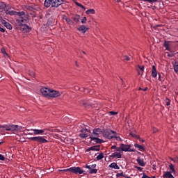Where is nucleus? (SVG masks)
Segmentation results:
<instances>
[{
	"label": "nucleus",
	"mask_w": 178,
	"mask_h": 178,
	"mask_svg": "<svg viewBox=\"0 0 178 178\" xmlns=\"http://www.w3.org/2000/svg\"><path fill=\"white\" fill-rule=\"evenodd\" d=\"M129 136H131L134 138H138V136H137L136 134H133V132L129 133Z\"/></svg>",
	"instance_id": "nucleus-42"
},
{
	"label": "nucleus",
	"mask_w": 178,
	"mask_h": 178,
	"mask_svg": "<svg viewBox=\"0 0 178 178\" xmlns=\"http://www.w3.org/2000/svg\"><path fill=\"white\" fill-rule=\"evenodd\" d=\"M89 149H91V151H100L101 150V145H97L95 146H92L90 147Z\"/></svg>",
	"instance_id": "nucleus-22"
},
{
	"label": "nucleus",
	"mask_w": 178,
	"mask_h": 178,
	"mask_svg": "<svg viewBox=\"0 0 178 178\" xmlns=\"http://www.w3.org/2000/svg\"><path fill=\"white\" fill-rule=\"evenodd\" d=\"M75 5H76V6H79V8L81 6V3L76 1H74Z\"/></svg>",
	"instance_id": "nucleus-54"
},
{
	"label": "nucleus",
	"mask_w": 178,
	"mask_h": 178,
	"mask_svg": "<svg viewBox=\"0 0 178 178\" xmlns=\"http://www.w3.org/2000/svg\"><path fill=\"white\" fill-rule=\"evenodd\" d=\"M138 67L141 70V72H144V65H138Z\"/></svg>",
	"instance_id": "nucleus-49"
},
{
	"label": "nucleus",
	"mask_w": 178,
	"mask_h": 178,
	"mask_svg": "<svg viewBox=\"0 0 178 178\" xmlns=\"http://www.w3.org/2000/svg\"><path fill=\"white\" fill-rule=\"evenodd\" d=\"M72 19L74 20V22H75V23H79V22H80V15H75L73 17Z\"/></svg>",
	"instance_id": "nucleus-29"
},
{
	"label": "nucleus",
	"mask_w": 178,
	"mask_h": 178,
	"mask_svg": "<svg viewBox=\"0 0 178 178\" xmlns=\"http://www.w3.org/2000/svg\"><path fill=\"white\" fill-rule=\"evenodd\" d=\"M123 59H124L125 60H130V57H129V56H122Z\"/></svg>",
	"instance_id": "nucleus-48"
},
{
	"label": "nucleus",
	"mask_w": 178,
	"mask_h": 178,
	"mask_svg": "<svg viewBox=\"0 0 178 178\" xmlns=\"http://www.w3.org/2000/svg\"><path fill=\"white\" fill-rule=\"evenodd\" d=\"M86 22H87V17H83V19H81V23L82 24H86Z\"/></svg>",
	"instance_id": "nucleus-43"
},
{
	"label": "nucleus",
	"mask_w": 178,
	"mask_h": 178,
	"mask_svg": "<svg viewBox=\"0 0 178 178\" xmlns=\"http://www.w3.org/2000/svg\"><path fill=\"white\" fill-rule=\"evenodd\" d=\"M16 16H19V18L17 19V20H20V19H24L26 17L29 19V14L26 15V13L24 11H22V12L16 11Z\"/></svg>",
	"instance_id": "nucleus-11"
},
{
	"label": "nucleus",
	"mask_w": 178,
	"mask_h": 178,
	"mask_svg": "<svg viewBox=\"0 0 178 178\" xmlns=\"http://www.w3.org/2000/svg\"><path fill=\"white\" fill-rule=\"evenodd\" d=\"M169 42H170L166 40L164 41L163 47L165 48L167 51H170V47H169L170 44H169Z\"/></svg>",
	"instance_id": "nucleus-26"
},
{
	"label": "nucleus",
	"mask_w": 178,
	"mask_h": 178,
	"mask_svg": "<svg viewBox=\"0 0 178 178\" xmlns=\"http://www.w3.org/2000/svg\"><path fill=\"white\" fill-rule=\"evenodd\" d=\"M173 67H174V72H175V73H178V63L175 62L173 64Z\"/></svg>",
	"instance_id": "nucleus-32"
},
{
	"label": "nucleus",
	"mask_w": 178,
	"mask_h": 178,
	"mask_svg": "<svg viewBox=\"0 0 178 178\" xmlns=\"http://www.w3.org/2000/svg\"><path fill=\"white\" fill-rule=\"evenodd\" d=\"M80 105H81V106H83L84 108H90V106H91V104H90L88 102V101H86V100H81L79 102Z\"/></svg>",
	"instance_id": "nucleus-15"
},
{
	"label": "nucleus",
	"mask_w": 178,
	"mask_h": 178,
	"mask_svg": "<svg viewBox=\"0 0 178 178\" xmlns=\"http://www.w3.org/2000/svg\"><path fill=\"white\" fill-rule=\"evenodd\" d=\"M92 134L95 137H99V134H104V129L95 128L92 130Z\"/></svg>",
	"instance_id": "nucleus-10"
},
{
	"label": "nucleus",
	"mask_w": 178,
	"mask_h": 178,
	"mask_svg": "<svg viewBox=\"0 0 178 178\" xmlns=\"http://www.w3.org/2000/svg\"><path fill=\"white\" fill-rule=\"evenodd\" d=\"M83 168L89 169L88 172H89L90 175H92L93 173L97 174L98 172V170L95 169V168H97V164H92L91 165H88V164H86L85 166H83Z\"/></svg>",
	"instance_id": "nucleus-6"
},
{
	"label": "nucleus",
	"mask_w": 178,
	"mask_h": 178,
	"mask_svg": "<svg viewBox=\"0 0 178 178\" xmlns=\"http://www.w3.org/2000/svg\"><path fill=\"white\" fill-rule=\"evenodd\" d=\"M80 132L81 133V134H86V129H82L80 130Z\"/></svg>",
	"instance_id": "nucleus-56"
},
{
	"label": "nucleus",
	"mask_w": 178,
	"mask_h": 178,
	"mask_svg": "<svg viewBox=\"0 0 178 178\" xmlns=\"http://www.w3.org/2000/svg\"><path fill=\"white\" fill-rule=\"evenodd\" d=\"M49 1V3H50V5L51 6L52 8V3H54L55 2V0H47Z\"/></svg>",
	"instance_id": "nucleus-55"
},
{
	"label": "nucleus",
	"mask_w": 178,
	"mask_h": 178,
	"mask_svg": "<svg viewBox=\"0 0 178 178\" xmlns=\"http://www.w3.org/2000/svg\"><path fill=\"white\" fill-rule=\"evenodd\" d=\"M96 159L97 161H101V159H104V154L102 152H100L99 155L97 156Z\"/></svg>",
	"instance_id": "nucleus-33"
},
{
	"label": "nucleus",
	"mask_w": 178,
	"mask_h": 178,
	"mask_svg": "<svg viewBox=\"0 0 178 178\" xmlns=\"http://www.w3.org/2000/svg\"><path fill=\"white\" fill-rule=\"evenodd\" d=\"M136 162H138L140 166H145V163H144V159L140 157H138Z\"/></svg>",
	"instance_id": "nucleus-20"
},
{
	"label": "nucleus",
	"mask_w": 178,
	"mask_h": 178,
	"mask_svg": "<svg viewBox=\"0 0 178 178\" xmlns=\"http://www.w3.org/2000/svg\"><path fill=\"white\" fill-rule=\"evenodd\" d=\"M112 134H116V131L109 129H103V136L108 138V140H112L115 137Z\"/></svg>",
	"instance_id": "nucleus-4"
},
{
	"label": "nucleus",
	"mask_w": 178,
	"mask_h": 178,
	"mask_svg": "<svg viewBox=\"0 0 178 178\" xmlns=\"http://www.w3.org/2000/svg\"><path fill=\"white\" fill-rule=\"evenodd\" d=\"M6 15H9L10 16H16V11L6 10Z\"/></svg>",
	"instance_id": "nucleus-24"
},
{
	"label": "nucleus",
	"mask_w": 178,
	"mask_h": 178,
	"mask_svg": "<svg viewBox=\"0 0 178 178\" xmlns=\"http://www.w3.org/2000/svg\"><path fill=\"white\" fill-rule=\"evenodd\" d=\"M134 168H135V169H138V170H139V172H143V168L138 167L137 165H136Z\"/></svg>",
	"instance_id": "nucleus-51"
},
{
	"label": "nucleus",
	"mask_w": 178,
	"mask_h": 178,
	"mask_svg": "<svg viewBox=\"0 0 178 178\" xmlns=\"http://www.w3.org/2000/svg\"><path fill=\"white\" fill-rule=\"evenodd\" d=\"M0 31H1V33H5V29H3V28H2V27L0 26Z\"/></svg>",
	"instance_id": "nucleus-57"
},
{
	"label": "nucleus",
	"mask_w": 178,
	"mask_h": 178,
	"mask_svg": "<svg viewBox=\"0 0 178 178\" xmlns=\"http://www.w3.org/2000/svg\"><path fill=\"white\" fill-rule=\"evenodd\" d=\"M27 23H30V18H27V17L24 19H16L15 22L16 30H19L22 33H30L33 28L27 25Z\"/></svg>",
	"instance_id": "nucleus-1"
},
{
	"label": "nucleus",
	"mask_w": 178,
	"mask_h": 178,
	"mask_svg": "<svg viewBox=\"0 0 178 178\" xmlns=\"http://www.w3.org/2000/svg\"><path fill=\"white\" fill-rule=\"evenodd\" d=\"M163 178H172L173 177V175H172V172H164V175H163Z\"/></svg>",
	"instance_id": "nucleus-19"
},
{
	"label": "nucleus",
	"mask_w": 178,
	"mask_h": 178,
	"mask_svg": "<svg viewBox=\"0 0 178 178\" xmlns=\"http://www.w3.org/2000/svg\"><path fill=\"white\" fill-rule=\"evenodd\" d=\"M49 95V98H58V97H60L62 95V93L58 90H55L54 89H50Z\"/></svg>",
	"instance_id": "nucleus-8"
},
{
	"label": "nucleus",
	"mask_w": 178,
	"mask_h": 178,
	"mask_svg": "<svg viewBox=\"0 0 178 178\" xmlns=\"http://www.w3.org/2000/svg\"><path fill=\"white\" fill-rule=\"evenodd\" d=\"M113 138H115L117 141H123V140H122V138H120V136H113Z\"/></svg>",
	"instance_id": "nucleus-44"
},
{
	"label": "nucleus",
	"mask_w": 178,
	"mask_h": 178,
	"mask_svg": "<svg viewBox=\"0 0 178 178\" xmlns=\"http://www.w3.org/2000/svg\"><path fill=\"white\" fill-rule=\"evenodd\" d=\"M86 132L88 131V133H91V131L88 129H85Z\"/></svg>",
	"instance_id": "nucleus-63"
},
{
	"label": "nucleus",
	"mask_w": 178,
	"mask_h": 178,
	"mask_svg": "<svg viewBox=\"0 0 178 178\" xmlns=\"http://www.w3.org/2000/svg\"><path fill=\"white\" fill-rule=\"evenodd\" d=\"M89 138H90V143L91 141H93V143H95V144H102V143H105V141L102 139H99L98 137H94L92 136H90Z\"/></svg>",
	"instance_id": "nucleus-12"
},
{
	"label": "nucleus",
	"mask_w": 178,
	"mask_h": 178,
	"mask_svg": "<svg viewBox=\"0 0 178 178\" xmlns=\"http://www.w3.org/2000/svg\"><path fill=\"white\" fill-rule=\"evenodd\" d=\"M3 129H5L6 131H19L22 130L23 128L19 125L10 124L3 126Z\"/></svg>",
	"instance_id": "nucleus-3"
},
{
	"label": "nucleus",
	"mask_w": 178,
	"mask_h": 178,
	"mask_svg": "<svg viewBox=\"0 0 178 178\" xmlns=\"http://www.w3.org/2000/svg\"><path fill=\"white\" fill-rule=\"evenodd\" d=\"M65 3V1L63 0H55L52 3V8H59L60 5H63Z\"/></svg>",
	"instance_id": "nucleus-13"
},
{
	"label": "nucleus",
	"mask_w": 178,
	"mask_h": 178,
	"mask_svg": "<svg viewBox=\"0 0 178 178\" xmlns=\"http://www.w3.org/2000/svg\"><path fill=\"white\" fill-rule=\"evenodd\" d=\"M44 6H45V8H49V6H51V4L48 0H45Z\"/></svg>",
	"instance_id": "nucleus-34"
},
{
	"label": "nucleus",
	"mask_w": 178,
	"mask_h": 178,
	"mask_svg": "<svg viewBox=\"0 0 178 178\" xmlns=\"http://www.w3.org/2000/svg\"><path fill=\"white\" fill-rule=\"evenodd\" d=\"M138 138V140H139V141H141V138H140L139 136H138V138Z\"/></svg>",
	"instance_id": "nucleus-64"
},
{
	"label": "nucleus",
	"mask_w": 178,
	"mask_h": 178,
	"mask_svg": "<svg viewBox=\"0 0 178 178\" xmlns=\"http://www.w3.org/2000/svg\"><path fill=\"white\" fill-rule=\"evenodd\" d=\"M134 147H135V148H138L139 151H145V148H144V146H143L141 145H138L137 143H135Z\"/></svg>",
	"instance_id": "nucleus-25"
},
{
	"label": "nucleus",
	"mask_w": 178,
	"mask_h": 178,
	"mask_svg": "<svg viewBox=\"0 0 178 178\" xmlns=\"http://www.w3.org/2000/svg\"><path fill=\"white\" fill-rule=\"evenodd\" d=\"M121 148L122 151H124V152H136V149H131V145L121 143Z\"/></svg>",
	"instance_id": "nucleus-7"
},
{
	"label": "nucleus",
	"mask_w": 178,
	"mask_h": 178,
	"mask_svg": "<svg viewBox=\"0 0 178 178\" xmlns=\"http://www.w3.org/2000/svg\"><path fill=\"white\" fill-rule=\"evenodd\" d=\"M143 91H148V87H146L144 89H143Z\"/></svg>",
	"instance_id": "nucleus-62"
},
{
	"label": "nucleus",
	"mask_w": 178,
	"mask_h": 178,
	"mask_svg": "<svg viewBox=\"0 0 178 178\" xmlns=\"http://www.w3.org/2000/svg\"><path fill=\"white\" fill-rule=\"evenodd\" d=\"M51 91V88H42L40 89V92L42 94L44 97H46L47 98H49V92Z\"/></svg>",
	"instance_id": "nucleus-9"
},
{
	"label": "nucleus",
	"mask_w": 178,
	"mask_h": 178,
	"mask_svg": "<svg viewBox=\"0 0 178 178\" xmlns=\"http://www.w3.org/2000/svg\"><path fill=\"white\" fill-rule=\"evenodd\" d=\"M109 114L111 116H113L115 115H118V112H115V111H110L109 112Z\"/></svg>",
	"instance_id": "nucleus-47"
},
{
	"label": "nucleus",
	"mask_w": 178,
	"mask_h": 178,
	"mask_svg": "<svg viewBox=\"0 0 178 178\" xmlns=\"http://www.w3.org/2000/svg\"><path fill=\"white\" fill-rule=\"evenodd\" d=\"M29 141H34L38 143V144H45L48 143V140L45 139L44 136H34L28 138Z\"/></svg>",
	"instance_id": "nucleus-2"
},
{
	"label": "nucleus",
	"mask_w": 178,
	"mask_h": 178,
	"mask_svg": "<svg viewBox=\"0 0 178 178\" xmlns=\"http://www.w3.org/2000/svg\"><path fill=\"white\" fill-rule=\"evenodd\" d=\"M152 76L155 78L156 76H158V72H156V67L155 65L152 66Z\"/></svg>",
	"instance_id": "nucleus-21"
},
{
	"label": "nucleus",
	"mask_w": 178,
	"mask_h": 178,
	"mask_svg": "<svg viewBox=\"0 0 178 178\" xmlns=\"http://www.w3.org/2000/svg\"><path fill=\"white\" fill-rule=\"evenodd\" d=\"M1 54H3V55H6V56H9V54L6 53V50L5 49V48L2 47L1 49Z\"/></svg>",
	"instance_id": "nucleus-38"
},
{
	"label": "nucleus",
	"mask_w": 178,
	"mask_h": 178,
	"mask_svg": "<svg viewBox=\"0 0 178 178\" xmlns=\"http://www.w3.org/2000/svg\"><path fill=\"white\" fill-rule=\"evenodd\" d=\"M44 131L45 129H33V133L36 135L42 134Z\"/></svg>",
	"instance_id": "nucleus-23"
},
{
	"label": "nucleus",
	"mask_w": 178,
	"mask_h": 178,
	"mask_svg": "<svg viewBox=\"0 0 178 178\" xmlns=\"http://www.w3.org/2000/svg\"><path fill=\"white\" fill-rule=\"evenodd\" d=\"M70 172L74 175H83L84 170L80 167H71L70 168Z\"/></svg>",
	"instance_id": "nucleus-5"
},
{
	"label": "nucleus",
	"mask_w": 178,
	"mask_h": 178,
	"mask_svg": "<svg viewBox=\"0 0 178 178\" xmlns=\"http://www.w3.org/2000/svg\"><path fill=\"white\" fill-rule=\"evenodd\" d=\"M142 178H151V177H149L148 175H147V174H145V172H143Z\"/></svg>",
	"instance_id": "nucleus-52"
},
{
	"label": "nucleus",
	"mask_w": 178,
	"mask_h": 178,
	"mask_svg": "<svg viewBox=\"0 0 178 178\" xmlns=\"http://www.w3.org/2000/svg\"><path fill=\"white\" fill-rule=\"evenodd\" d=\"M120 176H122V177H127L126 175H124L123 172L116 174V177H120Z\"/></svg>",
	"instance_id": "nucleus-41"
},
{
	"label": "nucleus",
	"mask_w": 178,
	"mask_h": 178,
	"mask_svg": "<svg viewBox=\"0 0 178 178\" xmlns=\"http://www.w3.org/2000/svg\"><path fill=\"white\" fill-rule=\"evenodd\" d=\"M55 23H56L55 19H54L53 17H50L48 19L47 24V26H54Z\"/></svg>",
	"instance_id": "nucleus-18"
},
{
	"label": "nucleus",
	"mask_w": 178,
	"mask_h": 178,
	"mask_svg": "<svg viewBox=\"0 0 178 178\" xmlns=\"http://www.w3.org/2000/svg\"><path fill=\"white\" fill-rule=\"evenodd\" d=\"M115 149L117 152H120V151H122V145H120L119 147H117Z\"/></svg>",
	"instance_id": "nucleus-50"
},
{
	"label": "nucleus",
	"mask_w": 178,
	"mask_h": 178,
	"mask_svg": "<svg viewBox=\"0 0 178 178\" xmlns=\"http://www.w3.org/2000/svg\"><path fill=\"white\" fill-rule=\"evenodd\" d=\"M58 172H70V168H67L64 170H58Z\"/></svg>",
	"instance_id": "nucleus-46"
},
{
	"label": "nucleus",
	"mask_w": 178,
	"mask_h": 178,
	"mask_svg": "<svg viewBox=\"0 0 178 178\" xmlns=\"http://www.w3.org/2000/svg\"><path fill=\"white\" fill-rule=\"evenodd\" d=\"M116 148H117V146H116V145H113V146L111 147V149H116Z\"/></svg>",
	"instance_id": "nucleus-61"
},
{
	"label": "nucleus",
	"mask_w": 178,
	"mask_h": 178,
	"mask_svg": "<svg viewBox=\"0 0 178 178\" xmlns=\"http://www.w3.org/2000/svg\"><path fill=\"white\" fill-rule=\"evenodd\" d=\"M110 158H112V159L115 158H122V154L120 152H114L111 155H110Z\"/></svg>",
	"instance_id": "nucleus-17"
},
{
	"label": "nucleus",
	"mask_w": 178,
	"mask_h": 178,
	"mask_svg": "<svg viewBox=\"0 0 178 178\" xmlns=\"http://www.w3.org/2000/svg\"><path fill=\"white\" fill-rule=\"evenodd\" d=\"M153 133H158V129L153 128Z\"/></svg>",
	"instance_id": "nucleus-58"
},
{
	"label": "nucleus",
	"mask_w": 178,
	"mask_h": 178,
	"mask_svg": "<svg viewBox=\"0 0 178 178\" xmlns=\"http://www.w3.org/2000/svg\"><path fill=\"white\" fill-rule=\"evenodd\" d=\"M5 8H6V4L3 2H0V12H2Z\"/></svg>",
	"instance_id": "nucleus-31"
},
{
	"label": "nucleus",
	"mask_w": 178,
	"mask_h": 178,
	"mask_svg": "<svg viewBox=\"0 0 178 178\" xmlns=\"http://www.w3.org/2000/svg\"><path fill=\"white\" fill-rule=\"evenodd\" d=\"M168 58H173L175 56V54H173V51H170V53H168Z\"/></svg>",
	"instance_id": "nucleus-45"
},
{
	"label": "nucleus",
	"mask_w": 178,
	"mask_h": 178,
	"mask_svg": "<svg viewBox=\"0 0 178 178\" xmlns=\"http://www.w3.org/2000/svg\"><path fill=\"white\" fill-rule=\"evenodd\" d=\"M159 81H162V77L161 76V74L159 73Z\"/></svg>",
	"instance_id": "nucleus-60"
},
{
	"label": "nucleus",
	"mask_w": 178,
	"mask_h": 178,
	"mask_svg": "<svg viewBox=\"0 0 178 178\" xmlns=\"http://www.w3.org/2000/svg\"><path fill=\"white\" fill-rule=\"evenodd\" d=\"M79 8H81L82 9H83V10H86V7L83 4H81V6H79Z\"/></svg>",
	"instance_id": "nucleus-59"
},
{
	"label": "nucleus",
	"mask_w": 178,
	"mask_h": 178,
	"mask_svg": "<svg viewBox=\"0 0 178 178\" xmlns=\"http://www.w3.org/2000/svg\"><path fill=\"white\" fill-rule=\"evenodd\" d=\"M165 102L167 106H169V105H170V99L169 98H166Z\"/></svg>",
	"instance_id": "nucleus-40"
},
{
	"label": "nucleus",
	"mask_w": 178,
	"mask_h": 178,
	"mask_svg": "<svg viewBox=\"0 0 178 178\" xmlns=\"http://www.w3.org/2000/svg\"><path fill=\"white\" fill-rule=\"evenodd\" d=\"M77 30L79 31H81L83 34L87 33V30H88V28H87L84 25H81L79 28H77Z\"/></svg>",
	"instance_id": "nucleus-16"
},
{
	"label": "nucleus",
	"mask_w": 178,
	"mask_h": 178,
	"mask_svg": "<svg viewBox=\"0 0 178 178\" xmlns=\"http://www.w3.org/2000/svg\"><path fill=\"white\" fill-rule=\"evenodd\" d=\"M64 20H65V22H67V23H68V24H70L71 26H73V24H74V22H73V21H72V19H70L69 17H64Z\"/></svg>",
	"instance_id": "nucleus-27"
},
{
	"label": "nucleus",
	"mask_w": 178,
	"mask_h": 178,
	"mask_svg": "<svg viewBox=\"0 0 178 178\" xmlns=\"http://www.w3.org/2000/svg\"><path fill=\"white\" fill-rule=\"evenodd\" d=\"M169 168H170V170H172V172H173V173L176 172V170H175V166L173 165V164L170 163L169 165Z\"/></svg>",
	"instance_id": "nucleus-36"
},
{
	"label": "nucleus",
	"mask_w": 178,
	"mask_h": 178,
	"mask_svg": "<svg viewBox=\"0 0 178 178\" xmlns=\"http://www.w3.org/2000/svg\"><path fill=\"white\" fill-rule=\"evenodd\" d=\"M109 168H112L113 169H120L119 165H118V163H112L110 165Z\"/></svg>",
	"instance_id": "nucleus-30"
},
{
	"label": "nucleus",
	"mask_w": 178,
	"mask_h": 178,
	"mask_svg": "<svg viewBox=\"0 0 178 178\" xmlns=\"http://www.w3.org/2000/svg\"><path fill=\"white\" fill-rule=\"evenodd\" d=\"M0 161H5V156L0 154Z\"/></svg>",
	"instance_id": "nucleus-53"
},
{
	"label": "nucleus",
	"mask_w": 178,
	"mask_h": 178,
	"mask_svg": "<svg viewBox=\"0 0 178 178\" xmlns=\"http://www.w3.org/2000/svg\"><path fill=\"white\" fill-rule=\"evenodd\" d=\"M27 9L31 11L36 10L35 6H33V5L28 6Z\"/></svg>",
	"instance_id": "nucleus-37"
},
{
	"label": "nucleus",
	"mask_w": 178,
	"mask_h": 178,
	"mask_svg": "<svg viewBox=\"0 0 178 178\" xmlns=\"http://www.w3.org/2000/svg\"><path fill=\"white\" fill-rule=\"evenodd\" d=\"M1 19V23L3 24L6 29L8 30H12V24H10L9 22H6L3 18H0Z\"/></svg>",
	"instance_id": "nucleus-14"
},
{
	"label": "nucleus",
	"mask_w": 178,
	"mask_h": 178,
	"mask_svg": "<svg viewBox=\"0 0 178 178\" xmlns=\"http://www.w3.org/2000/svg\"><path fill=\"white\" fill-rule=\"evenodd\" d=\"M86 15H95V10L93 8L88 9L86 11Z\"/></svg>",
	"instance_id": "nucleus-28"
},
{
	"label": "nucleus",
	"mask_w": 178,
	"mask_h": 178,
	"mask_svg": "<svg viewBox=\"0 0 178 178\" xmlns=\"http://www.w3.org/2000/svg\"><path fill=\"white\" fill-rule=\"evenodd\" d=\"M79 136L81 138H87L88 137V135L87 134H80Z\"/></svg>",
	"instance_id": "nucleus-35"
},
{
	"label": "nucleus",
	"mask_w": 178,
	"mask_h": 178,
	"mask_svg": "<svg viewBox=\"0 0 178 178\" xmlns=\"http://www.w3.org/2000/svg\"><path fill=\"white\" fill-rule=\"evenodd\" d=\"M28 74H29L31 77H34V76H35V73L31 70H29Z\"/></svg>",
	"instance_id": "nucleus-39"
}]
</instances>
